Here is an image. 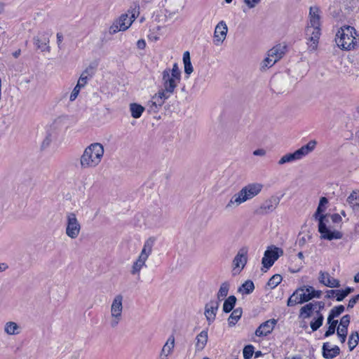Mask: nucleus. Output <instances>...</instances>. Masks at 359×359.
<instances>
[{
    "mask_svg": "<svg viewBox=\"0 0 359 359\" xmlns=\"http://www.w3.org/2000/svg\"><path fill=\"white\" fill-rule=\"evenodd\" d=\"M345 310V308L343 305H339L333 307L329 313V320H330L331 318H334L338 317L339 315H341Z\"/></svg>",
    "mask_w": 359,
    "mask_h": 359,
    "instance_id": "79ce46f5",
    "label": "nucleus"
},
{
    "mask_svg": "<svg viewBox=\"0 0 359 359\" xmlns=\"http://www.w3.org/2000/svg\"><path fill=\"white\" fill-rule=\"evenodd\" d=\"M320 10L316 6H311L309 11V23L306 29L307 45L310 51H314L317 49L320 36Z\"/></svg>",
    "mask_w": 359,
    "mask_h": 359,
    "instance_id": "f03ea898",
    "label": "nucleus"
},
{
    "mask_svg": "<svg viewBox=\"0 0 359 359\" xmlns=\"http://www.w3.org/2000/svg\"><path fill=\"white\" fill-rule=\"evenodd\" d=\"M163 220V212L160 208L151 212L147 217V223L151 226H156L161 224Z\"/></svg>",
    "mask_w": 359,
    "mask_h": 359,
    "instance_id": "b1692460",
    "label": "nucleus"
},
{
    "mask_svg": "<svg viewBox=\"0 0 359 359\" xmlns=\"http://www.w3.org/2000/svg\"><path fill=\"white\" fill-rule=\"evenodd\" d=\"M168 98L169 97L164 95L163 92L158 91V93L151 97V100L148 102L147 106L149 111H156Z\"/></svg>",
    "mask_w": 359,
    "mask_h": 359,
    "instance_id": "f3484780",
    "label": "nucleus"
},
{
    "mask_svg": "<svg viewBox=\"0 0 359 359\" xmlns=\"http://www.w3.org/2000/svg\"><path fill=\"white\" fill-rule=\"evenodd\" d=\"M303 291L302 289H297L296 291L287 300V305L288 306H293L298 304H303L302 300L299 299L300 292Z\"/></svg>",
    "mask_w": 359,
    "mask_h": 359,
    "instance_id": "f704fd0d",
    "label": "nucleus"
},
{
    "mask_svg": "<svg viewBox=\"0 0 359 359\" xmlns=\"http://www.w3.org/2000/svg\"><path fill=\"white\" fill-rule=\"evenodd\" d=\"M137 15V11H134V12L132 13L130 17H128V19H131L133 21L135 19Z\"/></svg>",
    "mask_w": 359,
    "mask_h": 359,
    "instance_id": "69168bd1",
    "label": "nucleus"
},
{
    "mask_svg": "<svg viewBox=\"0 0 359 359\" xmlns=\"http://www.w3.org/2000/svg\"><path fill=\"white\" fill-rule=\"evenodd\" d=\"M280 198L276 196H271L265 200L254 211L257 215L264 216L273 212L278 206Z\"/></svg>",
    "mask_w": 359,
    "mask_h": 359,
    "instance_id": "9d476101",
    "label": "nucleus"
},
{
    "mask_svg": "<svg viewBox=\"0 0 359 359\" xmlns=\"http://www.w3.org/2000/svg\"><path fill=\"white\" fill-rule=\"evenodd\" d=\"M165 1L167 2L165 16L168 18H172L183 8L181 0H165Z\"/></svg>",
    "mask_w": 359,
    "mask_h": 359,
    "instance_id": "aec40b11",
    "label": "nucleus"
},
{
    "mask_svg": "<svg viewBox=\"0 0 359 359\" xmlns=\"http://www.w3.org/2000/svg\"><path fill=\"white\" fill-rule=\"evenodd\" d=\"M228 32V27L223 20L218 22L215 28L213 43L216 46L221 45L225 40Z\"/></svg>",
    "mask_w": 359,
    "mask_h": 359,
    "instance_id": "2eb2a0df",
    "label": "nucleus"
},
{
    "mask_svg": "<svg viewBox=\"0 0 359 359\" xmlns=\"http://www.w3.org/2000/svg\"><path fill=\"white\" fill-rule=\"evenodd\" d=\"M325 306V302L322 301L306 304L301 308L299 316L303 318H308L311 317L312 311H319V313H320L324 309Z\"/></svg>",
    "mask_w": 359,
    "mask_h": 359,
    "instance_id": "dca6fc26",
    "label": "nucleus"
},
{
    "mask_svg": "<svg viewBox=\"0 0 359 359\" xmlns=\"http://www.w3.org/2000/svg\"><path fill=\"white\" fill-rule=\"evenodd\" d=\"M82 87L81 86H79L78 84L76 85V86L74 87V88L73 89L71 95H70V97H69V100L70 101H74L77 97H78V95L80 92V90Z\"/></svg>",
    "mask_w": 359,
    "mask_h": 359,
    "instance_id": "de8ad7c7",
    "label": "nucleus"
},
{
    "mask_svg": "<svg viewBox=\"0 0 359 359\" xmlns=\"http://www.w3.org/2000/svg\"><path fill=\"white\" fill-rule=\"evenodd\" d=\"M347 333H348V327H343L341 325L338 326V327L337 329V335H344V334L347 335Z\"/></svg>",
    "mask_w": 359,
    "mask_h": 359,
    "instance_id": "5fc2aeb1",
    "label": "nucleus"
},
{
    "mask_svg": "<svg viewBox=\"0 0 359 359\" xmlns=\"http://www.w3.org/2000/svg\"><path fill=\"white\" fill-rule=\"evenodd\" d=\"M324 218V215H320L318 219V231L321 233V238L329 241L341 238L342 233L341 232L337 231H331L327 228L326 224L323 221Z\"/></svg>",
    "mask_w": 359,
    "mask_h": 359,
    "instance_id": "ddd939ff",
    "label": "nucleus"
},
{
    "mask_svg": "<svg viewBox=\"0 0 359 359\" xmlns=\"http://www.w3.org/2000/svg\"><path fill=\"white\" fill-rule=\"evenodd\" d=\"M359 341V334L358 332H353L349 336L348 338V347L350 351H353L354 348L358 345Z\"/></svg>",
    "mask_w": 359,
    "mask_h": 359,
    "instance_id": "ea45409f",
    "label": "nucleus"
},
{
    "mask_svg": "<svg viewBox=\"0 0 359 359\" xmlns=\"http://www.w3.org/2000/svg\"><path fill=\"white\" fill-rule=\"evenodd\" d=\"M285 50L286 46L285 45L278 44L271 48L267 54L277 62L284 55Z\"/></svg>",
    "mask_w": 359,
    "mask_h": 359,
    "instance_id": "a878e982",
    "label": "nucleus"
},
{
    "mask_svg": "<svg viewBox=\"0 0 359 359\" xmlns=\"http://www.w3.org/2000/svg\"><path fill=\"white\" fill-rule=\"evenodd\" d=\"M357 32L351 26H344L336 34L335 41L342 50H351L356 42Z\"/></svg>",
    "mask_w": 359,
    "mask_h": 359,
    "instance_id": "39448f33",
    "label": "nucleus"
},
{
    "mask_svg": "<svg viewBox=\"0 0 359 359\" xmlns=\"http://www.w3.org/2000/svg\"><path fill=\"white\" fill-rule=\"evenodd\" d=\"M316 317L310 323V327L313 332L318 330L323 325L324 317L319 311H316Z\"/></svg>",
    "mask_w": 359,
    "mask_h": 359,
    "instance_id": "bb28decb",
    "label": "nucleus"
},
{
    "mask_svg": "<svg viewBox=\"0 0 359 359\" xmlns=\"http://www.w3.org/2000/svg\"><path fill=\"white\" fill-rule=\"evenodd\" d=\"M266 151L263 149H258L253 151L255 156H264L266 155Z\"/></svg>",
    "mask_w": 359,
    "mask_h": 359,
    "instance_id": "6e6d98bb",
    "label": "nucleus"
},
{
    "mask_svg": "<svg viewBox=\"0 0 359 359\" xmlns=\"http://www.w3.org/2000/svg\"><path fill=\"white\" fill-rule=\"evenodd\" d=\"M20 327L15 322H8L5 324L4 332L9 335H16L20 333Z\"/></svg>",
    "mask_w": 359,
    "mask_h": 359,
    "instance_id": "c756f323",
    "label": "nucleus"
},
{
    "mask_svg": "<svg viewBox=\"0 0 359 359\" xmlns=\"http://www.w3.org/2000/svg\"><path fill=\"white\" fill-rule=\"evenodd\" d=\"M340 353L339 346H334L331 347L330 343L325 342L323 345V355L326 359H332L337 356Z\"/></svg>",
    "mask_w": 359,
    "mask_h": 359,
    "instance_id": "393cba45",
    "label": "nucleus"
},
{
    "mask_svg": "<svg viewBox=\"0 0 359 359\" xmlns=\"http://www.w3.org/2000/svg\"><path fill=\"white\" fill-rule=\"evenodd\" d=\"M283 255V250L276 246H271L265 251L262 264L266 269H269L274 262Z\"/></svg>",
    "mask_w": 359,
    "mask_h": 359,
    "instance_id": "9b49d317",
    "label": "nucleus"
},
{
    "mask_svg": "<svg viewBox=\"0 0 359 359\" xmlns=\"http://www.w3.org/2000/svg\"><path fill=\"white\" fill-rule=\"evenodd\" d=\"M282 280L283 278L280 274H275L269 280L267 285L271 289H273L281 283Z\"/></svg>",
    "mask_w": 359,
    "mask_h": 359,
    "instance_id": "a19ab883",
    "label": "nucleus"
},
{
    "mask_svg": "<svg viewBox=\"0 0 359 359\" xmlns=\"http://www.w3.org/2000/svg\"><path fill=\"white\" fill-rule=\"evenodd\" d=\"M345 296L347 297L349 294L353 292L354 289L352 287H346L345 290H342Z\"/></svg>",
    "mask_w": 359,
    "mask_h": 359,
    "instance_id": "bf43d9fd",
    "label": "nucleus"
},
{
    "mask_svg": "<svg viewBox=\"0 0 359 359\" xmlns=\"http://www.w3.org/2000/svg\"><path fill=\"white\" fill-rule=\"evenodd\" d=\"M275 63V60L272 59L271 57L269 56V54H267V57L261 63V69H264L266 68L271 67Z\"/></svg>",
    "mask_w": 359,
    "mask_h": 359,
    "instance_id": "49530a36",
    "label": "nucleus"
},
{
    "mask_svg": "<svg viewBox=\"0 0 359 359\" xmlns=\"http://www.w3.org/2000/svg\"><path fill=\"white\" fill-rule=\"evenodd\" d=\"M208 330H202L199 334L196 335L195 342L196 353L201 352L205 348L208 343Z\"/></svg>",
    "mask_w": 359,
    "mask_h": 359,
    "instance_id": "4be33fe9",
    "label": "nucleus"
},
{
    "mask_svg": "<svg viewBox=\"0 0 359 359\" xmlns=\"http://www.w3.org/2000/svg\"><path fill=\"white\" fill-rule=\"evenodd\" d=\"M181 81V71L177 63L172 65V69L166 68L162 72L163 88L160 92L170 97L175 92V88Z\"/></svg>",
    "mask_w": 359,
    "mask_h": 359,
    "instance_id": "20e7f679",
    "label": "nucleus"
},
{
    "mask_svg": "<svg viewBox=\"0 0 359 359\" xmlns=\"http://www.w3.org/2000/svg\"><path fill=\"white\" fill-rule=\"evenodd\" d=\"M306 292H309L310 297H311V299L313 298H320L322 295L321 290H316L313 288V287L310 285H307Z\"/></svg>",
    "mask_w": 359,
    "mask_h": 359,
    "instance_id": "c03bdc74",
    "label": "nucleus"
},
{
    "mask_svg": "<svg viewBox=\"0 0 359 359\" xmlns=\"http://www.w3.org/2000/svg\"><path fill=\"white\" fill-rule=\"evenodd\" d=\"M255 290V285L252 281L246 280L241 287H239L238 291L243 292V294H249L253 292Z\"/></svg>",
    "mask_w": 359,
    "mask_h": 359,
    "instance_id": "4c0bfd02",
    "label": "nucleus"
},
{
    "mask_svg": "<svg viewBox=\"0 0 359 359\" xmlns=\"http://www.w3.org/2000/svg\"><path fill=\"white\" fill-rule=\"evenodd\" d=\"M306 287L307 285H304L299 288L303 290V291L300 292L299 294V299L302 300V303L308 302L309 301L311 300V297H310L309 292H306Z\"/></svg>",
    "mask_w": 359,
    "mask_h": 359,
    "instance_id": "37998d69",
    "label": "nucleus"
},
{
    "mask_svg": "<svg viewBox=\"0 0 359 359\" xmlns=\"http://www.w3.org/2000/svg\"><path fill=\"white\" fill-rule=\"evenodd\" d=\"M237 299L234 295L229 296L225 299L223 304V311L224 313H229L234 308Z\"/></svg>",
    "mask_w": 359,
    "mask_h": 359,
    "instance_id": "473e14b6",
    "label": "nucleus"
},
{
    "mask_svg": "<svg viewBox=\"0 0 359 359\" xmlns=\"http://www.w3.org/2000/svg\"><path fill=\"white\" fill-rule=\"evenodd\" d=\"M347 203L353 209L359 208V191H353L347 198Z\"/></svg>",
    "mask_w": 359,
    "mask_h": 359,
    "instance_id": "72a5a7b5",
    "label": "nucleus"
},
{
    "mask_svg": "<svg viewBox=\"0 0 359 359\" xmlns=\"http://www.w3.org/2000/svg\"><path fill=\"white\" fill-rule=\"evenodd\" d=\"M174 347L175 337L170 335L161 349L160 359H168V355L172 353Z\"/></svg>",
    "mask_w": 359,
    "mask_h": 359,
    "instance_id": "5701e85b",
    "label": "nucleus"
},
{
    "mask_svg": "<svg viewBox=\"0 0 359 359\" xmlns=\"http://www.w3.org/2000/svg\"><path fill=\"white\" fill-rule=\"evenodd\" d=\"M332 220H333L334 222H338V221H339V220H341V217H340L339 215H337V214H334V215H333L332 216Z\"/></svg>",
    "mask_w": 359,
    "mask_h": 359,
    "instance_id": "052dcab7",
    "label": "nucleus"
},
{
    "mask_svg": "<svg viewBox=\"0 0 359 359\" xmlns=\"http://www.w3.org/2000/svg\"><path fill=\"white\" fill-rule=\"evenodd\" d=\"M260 0H244V3L248 6L249 8L255 7L257 4L259 3Z\"/></svg>",
    "mask_w": 359,
    "mask_h": 359,
    "instance_id": "603ef678",
    "label": "nucleus"
},
{
    "mask_svg": "<svg viewBox=\"0 0 359 359\" xmlns=\"http://www.w3.org/2000/svg\"><path fill=\"white\" fill-rule=\"evenodd\" d=\"M104 154V146L94 142L86 147L79 158L81 169H93L101 163Z\"/></svg>",
    "mask_w": 359,
    "mask_h": 359,
    "instance_id": "f257e3e1",
    "label": "nucleus"
},
{
    "mask_svg": "<svg viewBox=\"0 0 359 359\" xmlns=\"http://www.w3.org/2000/svg\"><path fill=\"white\" fill-rule=\"evenodd\" d=\"M155 242L156 238L154 237H149L145 241L138 258L132 266L130 271L132 275H139L143 266H146V262L152 252Z\"/></svg>",
    "mask_w": 359,
    "mask_h": 359,
    "instance_id": "423d86ee",
    "label": "nucleus"
},
{
    "mask_svg": "<svg viewBox=\"0 0 359 359\" xmlns=\"http://www.w3.org/2000/svg\"><path fill=\"white\" fill-rule=\"evenodd\" d=\"M248 248H241L233 260V271L234 273H239L245 267L248 262Z\"/></svg>",
    "mask_w": 359,
    "mask_h": 359,
    "instance_id": "f8f14e48",
    "label": "nucleus"
},
{
    "mask_svg": "<svg viewBox=\"0 0 359 359\" xmlns=\"http://www.w3.org/2000/svg\"><path fill=\"white\" fill-rule=\"evenodd\" d=\"M340 339V341L341 343H344L346 339V334H344V335H337Z\"/></svg>",
    "mask_w": 359,
    "mask_h": 359,
    "instance_id": "0e129e2a",
    "label": "nucleus"
},
{
    "mask_svg": "<svg viewBox=\"0 0 359 359\" xmlns=\"http://www.w3.org/2000/svg\"><path fill=\"white\" fill-rule=\"evenodd\" d=\"M81 225L74 212L66 215L65 233L71 239H76L80 234Z\"/></svg>",
    "mask_w": 359,
    "mask_h": 359,
    "instance_id": "1a4fd4ad",
    "label": "nucleus"
},
{
    "mask_svg": "<svg viewBox=\"0 0 359 359\" xmlns=\"http://www.w3.org/2000/svg\"><path fill=\"white\" fill-rule=\"evenodd\" d=\"M129 108L131 116L134 118H139L145 110L143 106L137 103H130Z\"/></svg>",
    "mask_w": 359,
    "mask_h": 359,
    "instance_id": "c85d7f7f",
    "label": "nucleus"
},
{
    "mask_svg": "<svg viewBox=\"0 0 359 359\" xmlns=\"http://www.w3.org/2000/svg\"><path fill=\"white\" fill-rule=\"evenodd\" d=\"M8 268V266L5 263H0V272L4 271Z\"/></svg>",
    "mask_w": 359,
    "mask_h": 359,
    "instance_id": "680f3d73",
    "label": "nucleus"
},
{
    "mask_svg": "<svg viewBox=\"0 0 359 359\" xmlns=\"http://www.w3.org/2000/svg\"><path fill=\"white\" fill-rule=\"evenodd\" d=\"M263 185L252 183L243 187L238 192L233 194L225 206L226 210H232L242 203L257 196L262 191Z\"/></svg>",
    "mask_w": 359,
    "mask_h": 359,
    "instance_id": "7ed1b4c3",
    "label": "nucleus"
},
{
    "mask_svg": "<svg viewBox=\"0 0 359 359\" xmlns=\"http://www.w3.org/2000/svg\"><path fill=\"white\" fill-rule=\"evenodd\" d=\"M354 281L355 283H359V272L357 273L354 276Z\"/></svg>",
    "mask_w": 359,
    "mask_h": 359,
    "instance_id": "774afa93",
    "label": "nucleus"
},
{
    "mask_svg": "<svg viewBox=\"0 0 359 359\" xmlns=\"http://www.w3.org/2000/svg\"><path fill=\"white\" fill-rule=\"evenodd\" d=\"M137 46L139 49L143 50L146 47V42L144 39H140L137 42Z\"/></svg>",
    "mask_w": 359,
    "mask_h": 359,
    "instance_id": "4d7b16f0",
    "label": "nucleus"
},
{
    "mask_svg": "<svg viewBox=\"0 0 359 359\" xmlns=\"http://www.w3.org/2000/svg\"><path fill=\"white\" fill-rule=\"evenodd\" d=\"M34 43L37 48L41 49L42 51L48 49V46H47V44L49 43L48 34H43L41 39L39 36H35L34 38Z\"/></svg>",
    "mask_w": 359,
    "mask_h": 359,
    "instance_id": "cd10ccee",
    "label": "nucleus"
},
{
    "mask_svg": "<svg viewBox=\"0 0 359 359\" xmlns=\"http://www.w3.org/2000/svg\"><path fill=\"white\" fill-rule=\"evenodd\" d=\"M242 309L237 308L233 311L228 318V323L230 327L234 326L242 316Z\"/></svg>",
    "mask_w": 359,
    "mask_h": 359,
    "instance_id": "7c9ffc66",
    "label": "nucleus"
},
{
    "mask_svg": "<svg viewBox=\"0 0 359 359\" xmlns=\"http://www.w3.org/2000/svg\"><path fill=\"white\" fill-rule=\"evenodd\" d=\"M230 285L228 282H224L221 284L219 291L217 292V298L219 301L222 300L228 294Z\"/></svg>",
    "mask_w": 359,
    "mask_h": 359,
    "instance_id": "c9c22d12",
    "label": "nucleus"
},
{
    "mask_svg": "<svg viewBox=\"0 0 359 359\" xmlns=\"http://www.w3.org/2000/svg\"><path fill=\"white\" fill-rule=\"evenodd\" d=\"M123 297L120 294L116 295L113 299L110 308V325L113 328L116 327L122 319V313L123 309Z\"/></svg>",
    "mask_w": 359,
    "mask_h": 359,
    "instance_id": "6e6552de",
    "label": "nucleus"
},
{
    "mask_svg": "<svg viewBox=\"0 0 359 359\" xmlns=\"http://www.w3.org/2000/svg\"><path fill=\"white\" fill-rule=\"evenodd\" d=\"M350 316L349 315H345L344 316L341 320L339 325L342 326L343 327H348L350 323Z\"/></svg>",
    "mask_w": 359,
    "mask_h": 359,
    "instance_id": "8fccbe9b",
    "label": "nucleus"
},
{
    "mask_svg": "<svg viewBox=\"0 0 359 359\" xmlns=\"http://www.w3.org/2000/svg\"><path fill=\"white\" fill-rule=\"evenodd\" d=\"M327 203H328V200L325 197H322L320 199V202H319V204H318V208H317L318 209V213H321V212H323L325 210L323 207L324 205H325Z\"/></svg>",
    "mask_w": 359,
    "mask_h": 359,
    "instance_id": "09e8293b",
    "label": "nucleus"
},
{
    "mask_svg": "<svg viewBox=\"0 0 359 359\" xmlns=\"http://www.w3.org/2000/svg\"><path fill=\"white\" fill-rule=\"evenodd\" d=\"M335 290H327L326 292V294H325V297L327 299H331V298H333L335 297Z\"/></svg>",
    "mask_w": 359,
    "mask_h": 359,
    "instance_id": "13d9d810",
    "label": "nucleus"
},
{
    "mask_svg": "<svg viewBox=\"0 0 359 359\" xmlns=\"http://www.w3.org/2000/svg\"><path fill=\"white\" fill-rule=\"evenodd\" d=\"M327 324L329 325L327 330L325 332L324 336L325 337H328L333 334H334L337 325L338 324V320H334V318H331L329 320V316L327 317Z\"/></svg>",
    "mask_w": 359,
    "mask_h": 359,
    "instance_id": "e433bc0d",
    "label": "nucleus"
},
{
    "mask_svg": "<svg viewBox=\"0 0 359 359\" xmlns=\"http://www.w3.org/2000/svg\"><path fill=\"white\" fill-rule=\"evenodd\" d=\"M219 305V302L216 301H210L205 305V316L208 322V325H210L215 320Z\"/></svg>",
    "mask_w": 359,
    "mask_h": 359,
    "instance_id": "6ab92c4d",
    "label": "nucleus"
},
{
    "mask_svg": "<svg viewBox=\"0 0 359 359\" xmlns=\"http://www.w3.org/2000/svg\"><path fill=\"white\" fill-rule=\"evenodd\" d=\"M316 145V142L315 140L309 141L306 145L302 146L294 153H289L283 156L278 162V165H281L287 163H291L302 159L311 153L314 149Z\"/></svg>",
    "mask_w": 359,
    "mask_h": 359,
    "instance_id": "0eeeda50",
    "label": "nucleus"
},
{
    "mask_svg": "<svg viewBox=\"0 0 359 359\" xmlns=\"http://www.w3.org/2000/svg\"><path fill=\"white\" fill-rule=\"evenodd\" d=\"M90 76H91V74H90V69L87 68L81 73L78 80L77 84L79 86L83 88L87 84Z\"/></svg>",
    "mask_w": 359,
    "mask_h": 359,
    "instance_id": "58836bf2",
    "label": "nucleus"
},
{
    "mask_svg": "<svg viewBox=\"0 0 359 359\" xmlns=\"http://www.w3.org/2000/svg\"><path fill=\"white\" fill-rule=\"evenodd\" d=\"M254 353V346L252 345H247L244 347L243 351V357L245 359H250Z\"/></svg>",
    "mask_w": 359,
    "mask_h": 359,
    "instance_id": "a18cd8bd",
    "label": "nucleus"
},
{
    "mask_svg": "<svg viewBox=\"0 0 359 359\" xmlns=\"http://www.w3.org/2000/svg\"><path fill=\"white\" fill-rule=\"evenodd\" d=\"M20 55V50H18L13 53V57L15 58L18 57Z\"/></svg>",
    "mask_w": 359,
    "mask_h": 359,
    "instance_id": "338daca9",
    "label": "nucleus"
},
{
    "mask_svg": "<svg viewBox=\"0 0 359 359\" xmlns=\"http://www.w3.org/2000/svg\"><path fill=\"white\" fill-rule=\"evenodd\" d=\"M335 298L337 302H341L346 297L345 296L342 290H335Z\"/></svg>",
    "mask_w": 359,
    "mask_h": 359,
    "instance_id": "3c124183",
    "label": "nucleus"
},
{
    "mask_svg": "<svg viewBox=\"0 0 359 359\" xmlns=\"http://www.w3.org/2000/svg\"><path fill=\"white\" fill-rule=\"evenodd\" d=\"M277 320L270 319L262 323L255 331L257 337H265L270 334L277 324Z\"/></svg>",
    "mask_w": 359,
    "mask_h": 359,
    "instance_id": "a211bd4d",
    "label": "nucleus"
},
{
    "mask_svg": "<svg viewBox=\"0 0 359 359\" xmlns=\"http://www.w3.org/2000/svg\"><path fill=\"white\" fill-rule=\"evenodd\" d=\"M359 300V294L351 298L348 304V309H352Z\"/></svg>",
    "mask_w": 359,
    "mask_h": 359,
    "instance_id": "864d4df0",
    "label": "nucleus"
},
{
    "mask_svg": "<svg viewBox=\"0 0 359 359\" xmlns=\"http://www.w3.org/2000/svg\"><path fill=\"white\" fill-rule=\"evenodd\" d=\"M132 22L133 20L128 19V14H123L109 27V33L114 34L120 31H125L131 25Z\"/></svg>",
    "mask_w": 359,
    "mask_h": 359,
    "instance_id": "4468645a",
    "label": "nucleus"
},
{
    "mask_svg": "<svg viewBox=\"0 0 359 359\" xmlns=\"http://www.w3.org/2000/svg\"><path fill=\"white\" fill-rule=\"evenodd\" d=\"M183 62L184 66V72L190 75L194 72V68L191 62L190 54L189 51H185L183 54Z\"/></svg>",
    "mask_w": 359,
    "mask_h": 359,
    "instance_id": "2f4dec72",
    "label": "nucleus"
},
{
    "mask_svg": "<svg viewBox=\"0 0 359 359\" xmlns=\"http://www.w3.org/2000/svg\"><path fill=\"white\" fill-rule=\"evenodd\" d=\"M62 39H63V36H62V34L57 33V42L58 45H60V43L62 42Z\"/></svg>",
    "mask_w": 359,
    "mask_h": 359,
    "instance_id": "e2e57ef3",
    "label": "nucleus"
},
{
    "mask_svg": "<svg viewBox=\"0 0 359 359\" xmlns=\"http://www.w3.org/2000/svg\"><path fill=\"white\" fill-rule=\"evenodd\" d=\"M319 282L329 287H339L340 286L339 281L337 279L332 278L329 273L320 271L319 273Z\"/></svg>",
    "mask_w": 359,
    "mask_h": 359,
    "instance_id": "412c9836",
    "label": "nucleus"
}]
</instances>
